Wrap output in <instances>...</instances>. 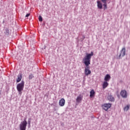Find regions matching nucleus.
Masks as SVG:
<instances>
[{"label": "nucleus", "mask_w": 130, "mask_h": 130, "mask_svg": "<svg viewBox=\"0 0 130 130\" xmlns=\"http://www.w3.org/2000/svg\"><path fill=\"white\" fill-rule=\"evenodd\" d=\"M123 109H124V111H127V110L129 109V106H128V105H127L126 106L124 107Z\"/></svg>", "instance_id": "15"}, {"label": "nucleus", "mask_w": 130, "mask_h": 130, "mask_svg": "<svg viewBox=\"0 0 130 130\" xmlns=\"http://www.w3.org/2000/svg\"><path fill=\"white\" fill-rule=\"evenodd\" d=\"M76 100L77 103H81V102H82V101L83 100V96L80 94L77 96Z\"/></svg>", "instance_id": "8"}, {"label": "nucleus", "mask_w": 130, "mask_h": 130, "mask_svg": "<svg viewBox=\"0 0 130 130\" xmlns=\"http://www.w3.org/2000/svg\"><path fill=\"white\" fill-rule=\"evenodd\" d=\"M27 121L24 119L22 122L19 124V128L20 130H26V127H27Z\"/></svg>", "instance_id": "3"}, {"label": "nucleus", "mask_w": 130, "mask_h": 130, "mask_svg": "<svg viewBox=\"0 0 130 130\" xmlns=\"http://www.w3.org/2000/svg\"><path fill=\"white\" fill-rule=\"evenodd\" d=\"M120 95L122 98H127V92L125 90H121L120 92Z\"/></svg>", "instance_id": "6"}, {"label": "nucleus", "mask_w": 130, "mask_h": 130, "mask_svg": "<svg viewBox=\"0 0 130 130\" xmlns=\"http://www.w3.org/2000/svg\"><path fill=\"white\" fill-rule=\"evenodd\" d=\"M103 88L106 89V88H107L108 87V82L107 81H104L103 83Z\"/></svg>", "instance_id": "12"}, {"label": "nucleus", "mask_w": 130, "mask_h": 130, "mask_svg": "<svg viewBox=\"0 0 130 130\" xmlns=\"http://www.w3.org/2000/svg\"><path fill=\"white\" fill-rule=\"evenodd\" d=\"M124 55H125V48L123 47L120 51V53L118 55V57H117V58L118 59L122 58V57H123Z\"/></svg>", "instance_id": "4"}, {"label": "nucleus", "mask_w": 130, "mask_h": 130, "mask_svg": "<svg viewBox=\"0 0 130 130\" xmlns=\"http://www.w3.org/2000/svg\"><path fill=\"white\" fill-rule=\"evenodd\" d=\"M33 78H34V76H33V75H32V74L29 75V76L28 77V79L29 80L33 79Z\"/></svg>", "instance_id": "17"}, {"label": "nucleus", "mask_w": 130, "mask_h": 130, "mask_svg": "<svg viewBox=\"0 0 130 130\" xmlns=\"http://www.w3.org/2000/svg\"><path fill=\"white\" fill-rule=\"evenodd\" d=\"M103 7H104V10H106L107 9V3H104Z\"/></svg>", "instance_id": "16"}, {"label": "nucleus", "mask_w": 130, "mask_h": 130, "mask_svg": "<svg viewBox=\"0 0 130 130\" xmlns=\"http://www.w3.org/2000/svg\"><path fill=\"white\" fill-rule=\"evenodd\" d=\"M29 16H30V14L29 13H28L26 15L25 17H29Z\"/></svg>", "instance_id": "19"}, {"label": "nucleus", "mask_w": 130, "mask_h": 130, "mask_svg": "<svg viewBox=\"0 0 130 130\" xmlns=\"http://www.w3.org/2000/svg\"><path fill=\"white\" fill-rule=\"evenodd\" d=\"M108 100H109V101H111V102L114 100V98L111 95L108 96Z\"/></svg>", "instance_id": "14"}, {"label": "nucleus", "mask_w": 130, "mask_h": 130, "mask_svg": "<svg viewBox=\"0 0 130 130\" xmlns=\"http://www.w3.org/2000/svg\"><path fill=\"white\" fill-rule=\"evenodd\" d=\"M28 124H30V121H28Z\"/></svg>", "instance_id": "20"}, {"label": "nucleus", "mask_w": 130, "mask_h": 130, "mask_svg": "<svg viewBox=\"0 0 130 130\" xmlns=\"http://www.w3.org/2000/svg\"><path fill=\"white\" fill-rule=\"evenodd\" d=\"M0 130H1V128H0Z\"/></svg>", "instance_id": "21"}, {"label": "nucleus", "mask_w": 130, "mask_h": 130, "mask_svg": "<svg viewBox=\"0 0 130 130\" xmlns=\"http://www.w3.org/2000/svg\"><path fill=\"white\" fill-rule=\"evenodd\" d=\"M64 104H66V100H64V99H61L59 100V105L61 106V107L64 106Z\"/></svg>", "instance_id": "7"}, {"label": "nucleus", "mask_w": 130, "mask_h": 130, "mask_svg": "<svg viewBox=\"0 0 130 130\" xmlns=\"http://www.w3.org/2000/svg\"><path fill=\"white\" fill-rule=\"evenodd\" d=\"M90 98H93V97H95V91H94V89H92L90 91Z\"/></svg>", "instance_id": "11"}, {"label": "nucleus", "mask_w": 130, "mask_h": 130, "mask_svg": "<svg viewBox=\"0 0 130 130\" xmlns=\"http://www.w3.org/2000/svg\"><path fill=\"white\" fill-rule=\"evenodd\" d=\"M94 55V53L93 52H91L90 54L86 53V56L83 58V63L86 66L85 69V76H89V75H91V71L90 70V67H89V64H91V58L92 56Z\"/></svg>", "instance_id": "1"}, {"label": "nucleus", "mask_w": 130, "mask_h": 130, "mask_svg": "<svg viewBox=\"0 0 130 130\" xmlns=\"http://www.w3.org/2000/svg\"><path fill=\"white\" fill-rule=\"evenodd\" d=\"M24 86H25V82L22 81L21 83H18L16 86V89L18 92V94L20 96L21 95H22V91L24 90Z\"/></svg>", "instance_id": "2"}, {"label": "nucleus", "mask_w": 130, "mask_h": 130, "mask_svg": "<svg viewBox=\"0 0 130 130\" xmlns=\"http://www.w3.org/2000/svg\"><path fill=\"white\" fill-rule=\"evenodd\" d=\"M21 80H22V75L19 74L17 76V79L16 80L17 83H19V82H21Z\"/></svg>", "instance_id": "13"}, {"label": "nucleus", "mask_w": 130, "mask_h": 130, "mask_svg": "<svg viewBox=\"0 0 130 130\" xmlns=\"http://www.w3.org/2000/svg\"><path fill=\"white\" fill-rule=\"evenodd\" d=\"M110 79H111V76H110V75L107 74L105 77L104 81L105 82H109Z\"/></svg>", "instance_id": "9"}, {"label": "nucleus", "mask_w": 130, "mask_h": 130, "mask_svg": "<svg viewBox=\"0 0 130 130\" xmlns=\"http://www.w3.org/2000/svg\"><path fill=\"white\" fill-rule=\"evenodd\" d=\"M111 107V104H104L102 105L103 109L105 110L106 111H107L109 108Z\"/></svg>", "instance_id": "5"}, {"label": "nucleus", "mask_w": 130, "mask_h": 130, "mask_svg": "<svg viewBox=\"0 0 130 130\" xmlns=\"http://www.w3.org/2000/svg\"><path fill=\"white\" fill-rule=\"evenodd\" d=\"M97 6H98V9H100V10H101L102 9V8L103 7V5H102V3H101V2L98 1H97Z\"/></svg>", "instance_id": "10"}, {"label": "nucleus", "mask_w": 130, "mask_h": 130, "mask_svg": "<svg viewBox=\"0 0 130 130\" xmlns=\"http://www.w3.org/2000/svg\"><path fill=\"white\" fill-rule=\"evenodd\" d=\"M39 21L40 22H42V21H43L42 16H41V15H40V16H39Z\"/></svg>", "instance_id": "18"}]
</instances>
